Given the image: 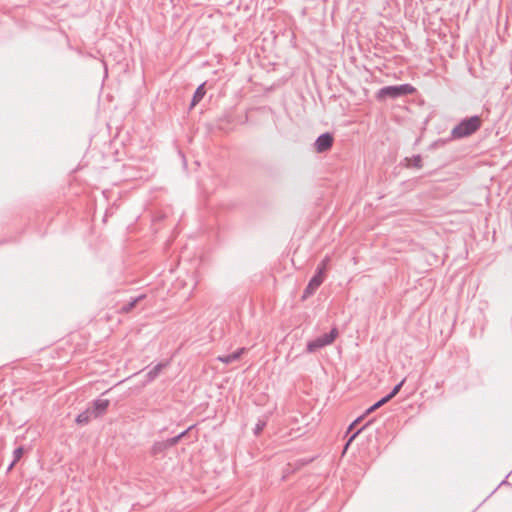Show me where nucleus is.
Instances as JSON below:
<instances>
[{
  "mask_svg": "<svg viewBox=\"0 0 512 512\" xmlns=\"http://www.w3.org/2000/svg\"><path fill=\"white\" fill-rule=\"evenodd\" d=\"M482 120L474 115L461 120L450 133L451 139H462L474 134L481 127Z\"/></svg>",
  "mask_w": 512,
  "mask_h": 512,
  "instance_id": "obj_1",
  "label": "nucleus"
},
{
  "mask_svg": "<svg viewBox=\"0 0 512 512\" xmlns=\"http://www.w3.org/2000/svg\"><path fill=\"white\" fill-rule=\"evenodd\" d=\"M415 88L410 84L385 86L378 90L376 98L381 101L386 98L397 99L412 94Z\"/></svg>",
  "mask_w": 512,
  "mask_h": 512,
  "instance_id": "obj_2",
  "label": "nucleus"
},
{
  "mask_svg": "<svg viewBox=\"0 0 512 512\" xmlns=\"http://www.w3.org/2000/svg\"><path fill=\"white\" fill-rule=\"evenodd\" d=\"M337 336L338 330L337 328H333L329 333H325L316 339L309 341L306 345V351L308 353H314L319 349L332 344Z\"/></svg>",
  "mask_w": 512,
  "mask_h": 512,
  "instance_id": "obj_3",
  "label": "nucleus"
},
{
  "mask_svg": "<svg viewBox=\"0 0 512 512\" xmlns=\"http://www.w3.org/2000/svg\"><path fill=\"white\" fill-rule=\"evenodd\" d=\"M334 137L331 133L326 132L317 137L314 142V148L317 153H324L332 148Z\"/></svg>",
  "mask_w": 512,
  "mask_h": 512,
  "instance_id": "obj_4",
  "label": "nucleus"
},
{
  "mask_svg": "<svg viewBox=\"0 0 512 512\" xmlns=\"http://www.w3.org/2000/svg\"><path fill=\"white\" fill-rule=\"evenodd\" d=\"M324 281V276L322 275L321 270L316 271L315 275L310 279L308 285L306 286L304 292H303V298H308L309 296L313 295L315 291L320 287V285Z\"/></svg>",
  "mask_w": 512,
  "mask_h": 512,
  "instance_id": "obj_5",
  "label": "nucleus"
},
{
  "mask_svg": "<svg viewBox=\"0 0 512 512\" xmlns=\"http://www.w3.org/2000/svg\"><path fill=\"white\" fill-rule=\"evenodd\" d=\"M110 405V401L108 399L98 398L92 402V405L89 407L92 411L93 418H97L103 415L107 408Z\"/></svg>",
  "mask_w": 512,
  "mask_h": 512,
  "instance_id": "obj_6",
  "label": "nucleus"
},
{
  "mask_svg": "<svg viewBox=\"0 0 512 512\" xmlns=\"http://www.w3.org/2000/svg\"><path fill=\"white\" fill-rule=\"evenodd\" d=\"M244 352H245V348H239L238 350H236L233 353H230V354H227V355L218 356L217 360L222 362V363H225V364H231L234 361H237L238 359H240L241 355Z\"/></svg>",
  "mask_w": 512,
  "mask_h": 512,
  "instance_id": "obj_7",
  "label": "nucleus"
},
{
  "mask_svg": "<svg viewBox=\"0 0 512 512\" xmlns=\"http://www.w3.org/2000/svg\"><path fill=\"white\" fill-rule=\"evenodd\" d=\"M205 83L200 84L194 92L192 97V101L190 103V109H192L195 105H197L205 96Z\"/></svg>",
  "mask_w": 512,
  "mask_h": 512,
  "instance_id": "obj_8",
  "label": "nucleus"
},
{
  "mask_svg": "<svg viewBox=\"0 0 512 512\" xmlns=\"http://www.w3.org/2000/svg\"><path fill=\"white\" fill-rule=\"evenodd\" d=\"M91 418H93L92 411L90 408H87L76 417V423L80 425H86L89 423Z\"/></svg>",
  "mask_w": 512,
  "mask_h": 512,
  "instance_id": "obj_9",
  "label": "nucleus"
},
{
  "mask_svg": "<svg viewBox=\"0 0 512 512\" xmlns=\"http://www.w3.org/2000/svg\"><path fill=\"white\" fill-rule=\"evenodd\" d=\"M166 364L164 363H158L155 365L151 370H149L146 374V378L148 382L153 381L158 377L163 367H165Z\"/></svg>",
  "mask_w": 512,
  "mask_h": 512,
  "instance_id": "obj_10",
  "label": "nucleus"
},
{
  "mask_svg": "<svg viewBox=\"0 0 512 512\" xmlns=\"http://www.w3.org/2000/svg\"><path fill=\"white\" fill-rule=\"evenodd\" d=\"M145 298V295H140L136 298H133L131 299L128 303L124 304L122 307H121V311L124 312V313H128L130 312L135 306L136 304Z\"/></svg>",
  "mask_w": 512,
  "mask_h": 512,
  "instance_id": "obj_11",
  "label": "nucleus"
},
{
  "mask_svg": "<svg viewBox=\"0 0 512 512\" xmlns=\"http://www.w3.org/2000/svg\"><path fill=\"white\" fill-rule=\"evenodd\" d=\"M168 448V446L166 445V442L165 440L164 441H158V442H155L151 448V453L153 455H158V454H161L163 452H165Z\"/></svg>",
  "mask_w": 512,
  "mask_h": 512,
  "instance_id": "obj_12",
  "label": "nucleus"
},
{
  "mask_svg": "<svg viewBox=\"0 0 512 512\" xmlns=\"http://www.w3.org/2000/svg\"><path fill=\"white\" fill-rule=\"evenodd\" d=\"M406 161L409 162L407 164V166H409V167L413 166L417 169L422 168V158L420 155H414L411 159L406 158Z\"/></svg>",
  "mask_w": 512,
  "mask_h": 512,
  "instance_id": "obj_13",
  "label": "nucleus"
},
{
  "mask_svg": "<svg viewBox=\"0 0 512 512\" xmlns=\"http://www.w3.org/2000/svg\"><path fill=\"white\" fill-rule=\"evenodd\" d=\"M23 453H24L23 447H18L14 450V452H13L14 459L11 462V464L9 465L8 470H11L12 467L21 459Z\"/></svg>",
  "mask_w": 512,
  "mask_h": 512,
  "instance_id": "obj_14",
  "label": "nucleus"
},
{
  "mask_svg": "<svg viewBox=\"0 0 512 512\" xmlns=\"http://www.w3.org/2000/svg\"><path fill=\"white\" fill-rule=\"evenodd\" d=\"M388 398H386L385 396L383 398H381L380 400H378L375 404H373L371 407H369L365 414H369L373 411H375L376 409L380 408L381 406H383L384 404H386L388 402Z\"/></svg>",
  "mask_w": 512,
  "mask_h": 512,
  "instance_id": "obj_15",
  "label": "nucleus"
},
{
  "mask_svg": "<svg viewBox=\"0 0 512 512\" xmlns=\"http://www.w3.org/2000/svg\"><path fill=\"white\" fill-rule=\"evenodd\" d=\"M329 262H330V257L325 256L324 259L318 264L316 271L321 270L322 275L325 276V272L327 270Z\"/></svg>",
  "mask_w": 512,
  "mask_h": 512,
  "instance_id": "obj_16",
  "label": "nucleus"
},
{
  "mask_svg": "<svg viewBox=\"0 0 512 512\" xmlns=\"http://www.w3.org/2000/svg\"><path fill=\"white\" fill-rule=\"evenodd\" d=\"M404 382H405V379L400 381L397 385L394 386L392 391L390 393H388L385 397L388 398V400L390 401L400 391V389L403 386Z\"/></svg>",
  "mask_w": 512,
  "mask_h": 512,
  "instance_id": "obj_17",
  "label": "nucleus"
},
{
  "mask_svg": "<svg viewBox=\"0 0 512 512\" xmlns=\"http://www.w3.org/2000/svg\"><path fill=\"white\" fill-rule=\"evenodd\" d=\"M265 426H266V421L259 420L254 428V433L256 435L260 434L263 431Z\"/></svg>",
  "mask_w": 512,
  "mask_h": 512,
  "instance_id": "obj_18",
  "label": "nucleus"
},
{
  "mask_svg": "<svg viewBox=\"0 0 512 512\" xmlns=\"http://www.w3.org/2000/svg\"><path fill=\"white\" fill-rule=\"evenodd\" d=\"M179 441H180V437H178V435L175 436V437H172V438H169V439L165 440L166 445L168 446V448H171V447L175 446Z\"/></svg>",
  "mask_w": 512,
  "mask_h": 512,
  "instance_id": "obj_19",
  "label": "nucleus"
},
{
  "mask_svg": "<svg viewBox=\"0 0 512 512\" xmlns=\"http://www.w3.org/2000/svg\"><path fill=\"white\" fill-rule=\"evenodd\" d=\"M364 427L358 429L356 432H354L350 438L348 439L347 443L345 444L344 451L347 450L348 446L351 444V442L356 438V436L363 430Z\"/></svg>",
  "mask_w": 512,
  "mask_h": 512,
  "instance_id": "obj_20",
  "label": "nucleus"
},
{
  "mask_svg": "<svg viewBox=\"0 0 512 512\" xmlns=\"http://www.w3.org/2000/svg\"><path fill=\"white\" fill-rule=\"evenodd\" d=\"M193 428V426L188 427L186 430L178 434V437H180V440Z\"/></svg>",
  "mask_w": 512,
  "mask_h": 512,
  "instance_id": "obj_21",
  "label": "nucleus"
},
{
  "mask_svg": "<svg viewBox=\"0 0 512 512\" xmlns=\"http://www.w3.org/2000/svg\"><path fill=\"white\" fill-rule=\"evenodd\" d=\"M355 426H356L355 422H352V423L349 425L348 429H347V433L351 432V431L354 429V427H355Z\"/></svg>",
  "mask_w": 512,
  "mask_h": 512,
  "instance_id": "obj_22",
  "label": "nucleus"
},
{
  "mask_svg": "<svg viewBox=\"0 0 512 512\" xmlns=\"http://www.w3.org/2000/svg\"><path fill=\"white\" fill-rule=\"evenodd\" d=\"M362 419H363V416H360L357 419H355L353 422H355V424H359Z\"/></svg>",
  "mask_w": 512,
  "mask_h": 512,
  "instance_id": "obj_23",
  "label": "nucleus"
},
{
  "mask_svg": "<svg viewBox=\"0 0 512 512\" xmlns=\"http://www.w3.org/2000/svg\"><path fill=\"white\" fill-rule=\"evenodd\" d=\"M362 419H363V416H360L357 419H355L353 422H355V424H359Z\"/></svg>",
  "mask_w": 512,
  "mask_h": 512,
  "instance_id": "obj_24",
  "label": "nucleus"
}]
</instances>
